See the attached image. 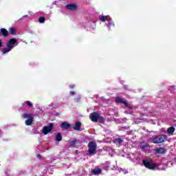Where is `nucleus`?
<instances>
[{
  "instance_id": "obj_1",
  "label": "nucleus",
  "mask_w": 176,
  "mask_h": 176,
  "mask_svg": "<svg viewBox=\"0 0 176 176\" xmlns=\"http://www.w3.org/2000/svg\"><path fill=\"white\" fill-rule=\"evenodd\" d=\"M18 45L19 42H17V40L16 38H11L8 40V41L6 43L7 47L1 50L3 54H7V53L11 52Z\"/></svg>"
},
{
  "instance_id": "obj_2",
  "label": "nucleus",
  "mask_w": 176,
  "mask_h": 176,
  "mask_svg": "<svg viewBox=\"0 0 176 176\" xmlns=\"http://www.w3.org/2000/svg\"><path fill=\"white\" fill-rule=\"evenodd\" d=\"M100 20L102 23L107 21V23H105V25L109 28V30H111V27H115V23L113 21H112V19H111L109 16L102 15L100 18Z\"/></svg>"
},
{
  "instance_id": "obj_3",
  "label": "nucleus",
  "mask_w": 176,
  "mask_h": 176,
  "mask_svg": "<svg viewBox=\"0 0 176 176\" xmlns=\"http://www.w3.org/2000/svg\"><path fill=\"white\" fill-rule=\"evenodd\" d=\"M143 164L146 168H148L149 170H156L157 168V166L152 160H144Z\"/></svg>"
},
{
  "instance_id": "obj_4",
  "label": "nucleus",
  "mask_w": 176,
  "mask_h": 176,
  "mask_svg": "<svg viewBox=\"0 0 176 176\" xmlns=\"http://www.w3.org/2000/svg\"><path fill=\"white\" fill-rule=\"evenodd\" d=\"M97 153V143L96 142H90L89 143V155L93 156Z\"/></svg>"
},
{
  "instance_id": "obj_5",
  "label": "nucleus",
  "mask_w": 176,
  "mask_h": 176,
  "mask_svg": "<svg viewBox=\"0 0 176 176\" xmlns=\"http://www.w3.org/2000/svg\"><path fill=\"white\" fill-rule=\"evenodd\" d=\"M166 140H167V135H158L152 138L153 144H162V142H164Z\"/></svg>"
},
{
  "instance_id": "obj_6",
  "label": "nucleus",
  "mask_w": 176,
  "mask_h": 176,
  "mask_svg": "<svg viewBox=\"0 0 176 176\" xmlns=\"http://www.w3.org/2000/svg\"><path fill=\"white\" fill-rule=\"evenodd\" d=\"M52 130H53V124L51 123L49 126H45L43 128L42 133L44 135H47V134H49Z\"/></svg>"
},
{
  "instance_id": "obj_7",
  "label": "nucleus",
  "mask_w": 176,
  "mask_h": 176,
  "mask_svg": "<svg viewBox=\"0 0 176 176\" xmlns=\"http://www.w3.org/2000/svg\"><path fill=\"white\" fill-rule=\"evenodd\" d=\"M91 120L95 123L98 122V118H100V114L97 112H94L90 115Z\"/></svg>"
},
{
  "instance_id": "obj_8",
  "label": "nucleus",
  "mask_w": 176,
  "mask_h": 176,
  "mask_svg": "<svg viewBox=\"0 0 176 176\" xmlns=\"http://www.w3.org/2000/svg\"><path fill=\"white\" fill-rule=\"evenodd\" d=\"M116 102H117V104H124V105H125V107H129V103H127V102H126V100H123V98H116ZM129 108H131L130 107H129Z\"/></svg>"
},
{
  "instance_id": "obj_9",
  "label": "nucleus",
  "mask_w": 176,
  "mask_h": 176,
  "mask_svg": "<svg viewBox=\"0 0 176 176\" xmlns=\"http://www.w3.org/2000/svg\"><path fill=\"white\" fill-rule=\"evenodd\" d=\"M61 128L64 129L65 130H68V129L71 128V124L67 122H63L61 124Z\"/></svg>"
},
{
  "instance_id": "obj_10",
  "label": "nucleus",
  "mask_w": 176,
  "mask_h": 176,
  "mask_svg": "<svg viewBox=\"0 0 176 176\" xmlns=\"http://www.w3.org/2000/svg\"><path fill=\"white\" fill-rule=\"evenodd\" d=\"M80 126H82V123L80 122H76L73 126V129L76 131H79V130H80Z\"/></svg>"
},
{
  "instance_id": "obj_11",
  "label": "nucleus",
  "mask_w": 176,
  "mask_h": 176,
  "mask_svg": "<svg viewBox=\"0 0 176 176\" xmlns=\"http://www.w3.org/2000/svg\"><path fill=\"white\" fill-rule=\"evenodd\" d=\"M76 4H67L66 6V8H67L68 10H76Z\"/></svg>"
},
{
  "instance_id": "obj_12",
  "label": "nucleus",
  "mask_w": 176,
  "mask_h": 176,
  "mask_svg": "<svg viewBox=\"0 0 176 176\" xmlns=\"http://www.w3.org/2000/svg\"><path fill=\"white\" fill-rule=\"evenodd\" d=\"M23 119H34V114L32 113H24L22 114Z\"/></svg>"
},
{
  "instance_id": "obj_13",
  "label": "nucleus",
  "mask_w": 176,
  "mask_h": 176,
  "mask_svg": "<svg viewBox=\"0 0 176 176\" xmlns=\"http://www.w3.org/2000/svg\"><path fill=\"white\" fill-rule=\"evenodd\" d=\"M114 144H116L118 146H120L121 145H123V139L116 138L114 140Z\"/></svg>"
},
{
  "instance_id": "obj_14",
  "label": "nucleus",
  "mask_w": 176,
  "mask_h": 176,
  "mask_svg": "<svg viewBox=\"0 0 176 176\" xmlns=\"http://www.w3.org/2000/svg\"><path fill=\"white\" fill-rule=\"evenodd\" d=\"M91 173L94 175H100L101 174V169L100 168H95L92 170Z\"/></svg>"
},
{
  "instance_id": "obj_15",
  "label": "nucleus",
  "mask_w": 176,
  "mask_h": 176,
  "mask_svg": "<svg viewBox=\"0 0 176 176\" xmlns=\"http://www.w3.org/2000/svg\"><path fill=\"white\" fill-rule=\"evenodd\" d=\"M174 131H175V128H174V126H170L167 129L168 134H170L171 135H173Z\"/></svg>"
},
{
  "instance_id": "obj_16",
  "label": "nucleus",
  "mask_w": 176,
  "mask_h": 176,
  "mask_svg": "<svg viewBox=\"0 0 176 176\" xmlns=\"http://www.w3.org/2000/svg\"><path fill=\"white\" fill-rule=\"evenodd\" d=\"M90 30L94 31L96 30V21H89Z\"/></svg>"
},
{
  "instance_id": "obj_17",
  "label": "nucleus",
  "mask_w": 176,
  "mask_h": 176,
  "mask_svg": "<svg viewBox=\"0 0 176 176\" xmlns=\"http://www.w3.org/2000/svg\"><path fill=\"white\" fill-rule=\"evenodd\" d=\"M32 122H34V118L28 119L25 121V124H26V126H31Z\"/></svg>"
},
{
  "instance_id": "obj_18",
  "label": "nucleus",
  "mask_w": 176,
  "mask_h": 176,
  "mask_svg": "<svg viewBox=\"0 0 176 176\" xmlns=\"http://www.w3.org/2000/svg\"><path fill=\"white\" fill-rule=\"evenodd\" d=\"M76 144H78V140H74L69 142V146H71V148H75V146L76 145Z\"/></svg>"
},
{
  "instance_id": "obj_19",
  "label": "nucleus",
  "mask_w": 176,
  "mask_h": 176,
  "mask_svg": "<svg viewBox=\"0 0 176 176\" xmlns=\"http://www.w3.org/2000/svg\"><path fill=\"white\" fill-rule=\"evenodd\" d=\"M56 141H57V142H60V141H63V135H61V133H58L56 135Z\"/></svg>"
},
{
  "instance_id": "obj_20",
  "label": "nucleus",
  "mask_w": 176,
  "mask_h": 176,
  "mask_svg": "<svg viewBox=\"0 0 176 176\" xmlns=\"http://www.w3.org/2000/svg\"><path fill=\"white\" fill-rule=\"evenodd\" d=\"M156 153H166V149L164 148H159L156 149Z\"/></svg>"
},
{
  "instance_id": "obj_21",
  "label": "nucleus",
  "mask_w": 176,
  "mask_h": 176,
  "mask_svg": "<svg viewBox=\"0 0 176 176\" xmlns=\"http://www.w3.org/2000/svg\"><path fill=\"white\" fill-rule=\"evenodd\" d=\"M1 34H2V35H3V36H8V35H9V32H8V30L6 29L1 28Z\"/></svg>"
},
{
  "instance_id": "obj_22",
  "label": "nucleus",
  "mask_w": 176,
  "mask_h": 176,
  "mask_svg": "<svg viewBox=\"0 0 176 176\" xmlns=\"http://www.w3.org/2000/svg\"><path fill=\"white\" fill-rule=\"evenodd\" d=\"M98 122L99 123H102V124H104V123L105 122V119L104 118H102V116H99V118H98Z\"/></svg>"
},
{
  "instance_id": "obj_23",
  "label": "nucleus",
  "mask_w": 176,
  "mask_h": 176,
  "mask_svg": "<svg viewBox=\"0 0 176 176\" xmlns=\"http://www.w3.org/2000/svg\"><path fill=\"white\" fill-rule=\"evenodd\" d=\"M24 104H26L28 105V107H32V102H31L30 100H27V101L24 102L22 104L23 107H24Z\"/></svg>"
},
{
  "instance_id": "obj_24",
  "label": "nucleus",
  "mask_w": 176,
  "mask_h": 176,
  "mask_svg": "<svg viewBox=\"0 0 176 176\" xmlns=\"http://www.w3.org/2000/svg\"><path fill=\"white\" fill-rule=\"evenodd\" d=\"M9 32L11 35H14V34H16V30L14 28H10Z\"/></svg>"
},
{
  "instance_id": "obj_25",
  "label": "nucleus",
  "mask_w": 176,
  "mask_h": 176,
  "mask_svg": "<svg viewBox=\"0 0 176 176\" xmlns=\"http://www.w3.org/2000/svg\"><path fill=\"white\" fill-rule=\"evenodd\" d=\"M149 147V144H144L141 146V149L142 151H143L144 152H145L146 148Z\"/></svg>"
},
{
  "instance_id": "obj_26",
  "label": "nucleus",
  "mask_w": 176,
  "mask_h": 176,
  "mask_svg": "<svg viewBox=\"0 0 176 176\" xmlns=\"http://www.w3.org/2000/svg\"><path fill=\"white\" fill-rule=\"evenodd\" d=\"M80 96H78L76 98H74V102H80Z\"/></svg>"
},
{
  "instance_id": "obj_27",
  "label": "nucleus",
  "mask_w": 176,
  "mask_h": 176,
  "mask_svg": "<svg viewBox=\"0 0 176 176\" xmlns=\"http://www.w3.org/2000/svg\"><path fill=\"white\" fill-rule=\"evenodd\" d=\"M38 21L42 24L43 23H45V17L43 16H41L40 18H38Z\"/></svg>"
},
{
  "instance_id": "obj_28",
  "label": "nucleus",
  "mask_w": 176,
  "mask_h": 176,
  "mask_svg": "<svg viewBox=\"0 0 176 176\" xmlns=\"http://www.w3.org/2000/svg\"><path fill=\"white\" fill-rule=\"evenodd\" d=\"M69 94H70L71 96H75V94H76V91H71L69 92Z\"/></svg>"
},
{
  "instance_id": "obj_29",
  "label": "nucleus",
  "mask_w": 176,
  "mask_h": 176,
  "mask_svg": "<svg viewBox=\"0 0 176 176\" xmlns=\"http://www.w3.org/2000/svg\"><path fill=\"white\" fill-rule=\"evenodd\" d=\"M70 89H74L75 87V85L72 84L69 85Z\"/></svg>"
},
{
  "instance_id": "obj_30",
  "label": "nucleus",
  "mask_w": 176,
  "mask_h": 176,
  "mask_svg": "<svg viewBox=\"0 0 176 176\" xmlns=\"http://www.w3.org/2000/svg\"><path fill=\"white\" fill-rule=\"evenodd\" d=\"M126 129H129V127L124 126V127L121 128V130H126Z\"/></svg>"
},
{
  "instance_id": "obj_31",
  "label": "nucleus",
  "mask_w": 176,
  "mask_h": 176,
  "mask_svg": "<svg viewBox=\"0 0 176 176\" xmlns=\"http://www.w3.org/2000/svg\"><path fill=\"white\" fill-rule=\"evenodd\" d=\"M0 47H2V41L0 40Z\"/></svg>"
},
{
  "instance_id": "obj_32",
  "label": "nucleus",
  "mask_w": 176,
  "mask_h": 176,
  "mask_svg": "<svg viewBox=\"0 0 176 176\" xmlns=\"http://www.w3.org/2000/svg\"><path fill=\"white\" fill-rule=\"evenodd\" d=\"M25 17H28V15H24L22 19H25Z\"/></svg>"
},
{
  "instance_id": "obj_33",
  "label": "nucleus",
  "mask_w": 176,
  "mask_h": 176,
  "mask_svg": "<svg viewBox=\"0 0 176 176\" xmlns=\"http://www.w3.org/2000/svg\"><path fill=\"white\" fill-rule=\"evenodd\" d=\"M124 120L126 121V120H127V119H126V118H124Z\"/></svg>"
},
{
  "instance_id": "obj_34",
  "label": "nucleus",
  "mask_w": 176,
  "mask_h": 176,
  "mask_svg": "<svg viewBox=\"0 0 176 176\" xmlns=\"http://www.w3.org/2000/svg\"><path fill=\"white\" fill-rule=\"evenodd\" d=\"M127 173H128L127 171H125V172H124V174H127Z\"/></svg>"
},
{
  "instance_id": "obj_35",
  "label": "nucleus",
  "mask_w": 176,
  "mask_h": 176,
  "mask_svg": "<svg viewBox=\"0 0 176 176\" xmlns=\"http://www.w3.org/2000/svg\"><path fill=\"white\" fill-rule=\"evenodd\" d=\"M124 113H129L127 111H124Z\"/></svg>"
},
{
  "instance_id": "obj_36",
  "label": "nucleus",
  "mask_w": 176,
  "mask_h": 176,
  "mask_svg": "<svg viewBox=\"0 0 176 176\" xmlns=\"http://www.w3.org/2000/svg\"><path fill=\"white\" fill-rule=\"evenodd\" d=\"M39 156H40L39 155H37V157H39Z\"/></svg>"
}]
</instances>
